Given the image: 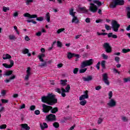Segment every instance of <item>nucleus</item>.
Returning <instances> with one entry per match:
<instances>
[{
	"mask_svg": "<svg viewBox=\"0 0 130 130\" xmlns=\"http://www.w3.org/2000/svg\"><path fill=\"white\" fill-rule=\"evenodd\" d=\"M71 86L69 84H68L67 86L65 88V89L64 88H61V89L59 88H56L55 89V91L57 92V93H59V94H60L61 93L62 97H66V93H64L69 92Z\"/></svg>",
	"mask_w": 130,
	"mask_h": 130,
	"instance_id": "f257e3e1",
	"label": "nucleus"
},
{
	"mask_svg": "<svg viewBox=\"0 0 130 130\" xmlns=\"http://www.w3.org/2000/svg\"><path fill=\"white\" fill-rule=\"evenodd\" d=\"M42 102L48 105H53L57 102V100L54 98H42Z\"/></svg>",
	"mask_w": 130,
	"mask_h": 130,
	"instance_id": "f03ea898",
	"label": "nucleus"
},
{
	"mask_svg": "<svg viewBox=\"0 0 130 130\" xmlns=\"http://www.w3.org/2000/svg\"><path fill=\"white\" fill-rule=\"evenodd\" d=\"M23 16L26 18H28L29 19H34L36 18V20L39 21L40 22H41L44 20V18L42 17H37L38 16L36 14L31 15L28 13H26L23 14Z\"/></svg>",
	"mask_w": 130,
	"mask_h": 130,
	"instance_id": "7ed1b4c3",
	"label": "nucleus"
},
{
	"mask_svg": "<svg viewBox=\"0 0 130 130\" xmlns=\"http://www.w3.org/2000/svg\"><path fill=\"white\" fill-rule=\"evenodd\" d=\"M94 62V60L93 59H90L89 60H86L83 61L81 64V69H84V68H86V67H90V66H92Z\"/></svg>",
	"mask_w": 130,
	"mask_h": 130,
	"instance_id": "20e7f679",
	"label": "nucleus"
},
{
	"mask_svg": "<svg viewBox=\"0 0 130 130\" xmlns=\"http://www.w3.org/2000/svg\"><path fill=\"white\" fill-rule=\"evenodd\" d=\"M124 5V0H113L111 4V8L113 9L115 8L117 6H123Z\"/></svg>",
	"mask_w": 130,
	"mask_h": 130,
	"instance_id": "39448f33",
	"label": "nucleus"
},
{
	"mask_svg": "<svg viewBox=\"0 0 130 130\" xmlns=\"http://www.w3.org/2000/svg\"><path fill=\"white\" fill-rule=\"evenodd\" d=\"M120 27V24H118L117 21L113 20L112 21V29L114 32H118V29Z\"/></svg>",
	"mask_w": 130,
	"mask_h": 130,
	"instance_id": "423d86ee",
	"label": "nucleus"
},
{
	"mask_svg": "<svg viewBox=\"0 0 130 130\" xmlns=\"http://www.w3.org/2000/svg\"><path fill=\"white\" fill-rule=\"evenodd\" d=\"M89 10L90 12H91V13H96L97 11H98V7H97V6L95 5V4L90 3Z\"/></svg>",
	"mask_w": 130,
	"mask_h": 130,
	"instance_id": "0eeeda50",
	"label": "nucleus"
},
{
	"mask_svg": "<svg viewBox=\"0 0 130 130\" xmlns=\"http://www.w3.org/2000/svg\"><path fill=\"white\" fill-rule=\"evenodd\" d=\"M42 107L43 112H44V113H48L49 111L52 109V107L46 105L45 104H43Z\"/></svg>",
	"mask_w": 130,
	"mask_h": 130,
	"instance_id": "6e6552de",
	"label": "nucleus"
},
{
	"mask_svg": "<svg viewBox=\"0 0 130 130\" xmlns=\"http://www.w3.org/2000/svg\"><path fill=\"white\" fill-rule=\"evenodd\" d=\"M103 47L106 49V52L107 53H110L112 51L111 46H110V44L108 43H105L103 45Z\"/></svg>",
	"mask_w": 130,
	"mask_h": 130,
	"instance_id": "1a4fd4ad",
	"label": "nucleus"
},
{
	"mask_svg": "<svg viewBox=\"0 0 130 130\" xmlns=\"http://www.w3.org/2000/svg\"><path fill=\"white\" fill-rule=\"evenodd\" d=\"M107 105L109 108L115 107L116 106V101L113 99H110L107 104Z\"/></svg>",
	"mask_w": 130,
	"mask_h": 130,
	"instance_id": "9d476101",
	"label": "nucleus"
},
{
	"mask_svg": "<svg viewBox=\"0 0 130 130\" xmlns=\"http://www.w3.org/2000/svg\"><path fill=\"white\" fill-rule=\"evenodd\" d=\"M46 119L48 121H55L56 120V116L55 115L53 114H50L46 117Z\"/></svg>",
	"mask_w": 130,
	"mask_h": 130,
	"instance_id": "9b49d317",
	"label": "nucleus"
},
{
	"mask_svg": "<svg viewBox=\"0 0 130 130\" xmlns=\"http://www.w3.org/2000/svg\"><path fill=\"white\" fill-rule=\"evenodd\" d=\"M103 81H104V83H106V85L109 86L110 83L108 81V75L107 73L103 74Z\"/></svg>",
	"mask_w": 130,
	"mask_h": 130,
	"instance_id": "f8f14e48",
	"label": "nucleus"
},
{
	"mask_svg": "<svg viewBox=\"0 0 130 130\" xmlns=\"http://www.w3.org/2000/svg\"><path fill=\"white\" fill-rule=\"evenodd\" d=\"M30 76H31V68H30V67H28L26 70V75L24 78L25 81H28Z\"/></svg>",
	"mask_w": 130,
	"mask_h": 130,
	"instance_id": "ddd939ff",
	"label": "nucleus"
},
{
	"mask_svg": "<svg viewBox=\"0 0 130 130\" xmlns=\"http://www.w3.org/2000/svg\"><path fill=\"white\" fill-rule=\"evenodd\" d=\"M10 64H8L7 63H3V67L6 68V69H11V68H12L13 66H14V60H10Z\"/></svg>",
	"mask_w": 130,
	"mask_h": 130,
	"instance_id": "4468645a",
	"label": "nucleus"
},
{
	"mask_svg": "<svg viewBox=\"0 0 130 130\" xmlns=\"http://www.w3.org/2000/svg\"><path fill=\"white\" fill-rule=\"evenodd\" d=\"M38 57L40 61L43 62L44 60L43 59V57H45V54L44 53H40L38 55Z\"/></svg>",
	"mask_w": 130,
	"mask_h": 130,
	"instance_id": "2eb2a0df",
	"label": "nucleus"
},
{
	"mask_svg": "<svg viewBox=\"0 0 130 130\" xmlns=\"http://www.w3.org/2000/svg\"><path fill=\"white\" fill-rule=\"evenodd\" d=\"M82 79L84 82H90L93 80V77L91 76H89L87 77H83Z\"/></svg>",
	"mask_w": 130,
	"mask_h": 130,
	"instance_id": "dca6fc26",
	"label": "nucleus"
},
{
	"mask_svg": "<svg viewBox=\"0 0 130 130\" xmlns=\"http://www.w3.org/2000/svg\"><path fill=\"white\" fill-rule=\"evenodd\" d=\"M79 100L80 101L79 104L82 106H85V105H86L87 104V101L85 100L84 98H80Z\"/></svg>",
	"mask_w": 130,
	"mask_h": 130,
	"instance_id": "f3484780",
	"label": "nucleus"
},
{
	"mask_svg": "<svg viewBox=\"0 0 130 130\" xmlns=\"http://www.w3.org/2000/svg\"><path fill=\"white\" fill-rule=\"evenodd\" d=\"M73 17L72 22L74 23V24H78L79 23V19H78V17L75 16V15Z\"/></svg>",
	"mask_w": 130,
	"mask_h": 130,
	"instance_id": "a211bd4d",
	"label": "nucleus"
},
{
	"mask_svg": "<svg viewBox=\"0 0 130 130\" xmlns=\"http://www.w3.org/2000/svg\"><path fill=\"white\" fill-rule=\"evenodd\" d=\"M22 53L23 54H27L28 56H31V53H29V50L27 48H25L22 50Z\"/></svg>",
	"mask_w": 130,
	"mask_h": 130,
	"instance_id": "6ab92c4d",
	"label": "nucleus"
},
{
	"mask_svg": "<svg viewBox=\"0 0 130 130\" xmlns=\"http://www.w3.org/2000/svg\"><path fill=\"white\" fill-rule=\"evenodd\" d=\"M56 95L52 93H48L47 96H43L42 98H55Z\"/></svg>",
	"mask_w": 130,
	"mask_h": 130,
	"instance_id": "aec40b11",
	"label": "nucleus"
},
{
	"mask_svg": "<svg viewBox=\"0 0 130 130\" xmlns=\"http://www.w3.org/2000/svg\"><path fill=\"white\" fill-rule=\"evenodd\" d=\"M108 38H110V37H112L114 39H116V38H117V36L116 35H113V33L112 32H109L108 34Z\"/></svg>",
	"mask_w": 130,
	"mask_h": 130,
	"instance_id": "412c9836",
	"label": "nucleus"
},
{
	"mask_svg": "<svg viewBox=\"0 0 130 130\" xmlns=\"http://www.w3.org/2000/svg\"><path fill=\"white\" fill-rule=\"evenodd\" d=\"M3 59L6 60V59H10V58H12V56H11L9 54H5L3 55Z\"/></svg>",
	"mask_w": 130,
	"mask_h": 130,
	"instance_id": "4be33fe9",
	"label": "nucleus"
},
{
	"mask_svg": "<svg viewBox=\"0 0 130 130\" xmlns=\"http://www.w3.org/2000/svg\"><path fill=\"white\" fill-rule=\"evenodd\" d=\"M83 95H82L80 98H88L89 95H88V90L84 91Z\"/></svg>",
	"mask_w": 130,
	"mask_h": 130,
	"instance_id": "5701e85b",
	"label": "nucleus"
},
{
	"mask_svg": "<svg viewBox=\"0 0 130 130\" xmlns=\"http://www.w3.org/2000/svg\"><path fill=\"white\" fill-rule=\"evenodd\" d=\"M79 11L81 13H88V10L86 9V7L79 8Z\"/></svg>",
	"mask_w": 130,
	"mask_h": 130,
	"instance_id": "b1692460",
	"label": "nucleus"
},
{
	"mask_svg": "<svg viewBox=\"0 0 130 130\" xmlns=\"http://www.w3.org/2000/svg\"><path fill=\"white\" fill-rule=\"evenodd\" d=\"M13 74V71L10 70V71H7L5 72V74H4V76H11Z\"/></svg>",
	"mask_w": 130,
	"mask_h": 130,
	"instance_id": "393cba45",
	"label": "nucleus"
},
{
	"mask_svg": "<svg viewBox=\"0 0 130 130\" xmlns=\"http://www.w3.org/2000/svg\"><path fill=\"white\" fill-rule=\"evenodd\" d=\"M16 76L13 75L9 79L5 80V82H6V83H9L10 81H12V80H14Z\"/></svg>",
	"mask_w": 130,
	"mask_h": 130,
	"instance_id": "a878e982",
	"label": "nucleus"
},
{
	"mask_svg": "<svg viewBox=\"0 0 130 130\" xmlns=\"http://www.w3.org/2000/svg\"><path fill=\"white\" fill-rule=\"evenodd\" d=\"M45 18L48 22H49L50 21V14L49 12L46 14Z\"/></svg>",
	"mask_w": 130,
	"mask_h": 130,
	"instance_id": "bb28decb",
	"label": "nucleus"
},
{
	"mask_svg": "<svg viewBox=\"0 0 130 130\" xmlns=\"http://www.w3.org/2000/svg\"><path fill=\"white\" fill-rule=\"evenodd\" d=\"M48 127V125H47V124L45 122H44L43 125L41 124V128L42 130H44V128H47Z\"/></svg>",
	"mask_w": 130,
	"mask_h": 130,
	"instance_id": "cd10ccee",
	"label": "nucleus"
},
{
	"mask_svg": "<svg viewBox=\"0 0 130 130\" xmlns=\"http://www.w3.org/2000/svg\"><path fill=\"white\" fill-rule=\"evenodd\" d=\"M69 14L72 16V17H74L75 15H76V12H74V9L71 8L69 11Z\"/></svg>",
	"mask_w": 130,
	"mask_h": 130,
	"instance_id": "c85d7f7f",
	"label": "nucleus"
},
{
	"mask_svg": "<svg viewBox=\"0 0 130 130\" xmlns=\"http://www.w3.org/2000/svg\"><path fill=\"white\" fill-rule=\"evenodd\" d=\"M9 38L10 40H16V39H17V38L14 35H9Z\"/></svg>",
	"mask_w": 130,
	"mask_h": 130,
	"instance_id": "c756f323",
	"label": "nucleus"
},
{
	"mask_svg": "<svg viewBox=\"0 0 130 130\" xmlns=\"http://www.w3.org/2000/svg\"><path fill=\"white\" fill-rule=\"evenodd\" d=\"M57 111H58V108H57V107L54 108L53 109L52 108V109H51V113H53V114H54L56 112H57Z\"/></svg>",
	"mask_w": 130,
	"mask_h": 130,
	"instance_id": "7c9ffc66",
	"label": "nucleus"
},
{
	"mask_svg": "<svg viewBox=\"0 0 130 130\" xmlns=\"http://www.w3.org/2000/svg\"><path fill=\"white\" fill-rule=\"evenodd\" d=\"M3 11L4 12V13H7L8 11H10V8L9 7H7L6 6H4L3 8Z\"/></svg>",
	"mask_w": 130,
	"mask_h": 130,
	"instance_id": "2f4dec72",
	"label": "nucleus"
},
{
	"mask_svg": "<svg viewBox=\"0 0 130 130\" xmlns=\"http://www.w3.org/2000/svg\"><path fill=\"white\" fill-rule=\"evenodd\" d=\"M65 30H66V29L64 28L58 29L56 31L57 34H60V33H61V32H63V31H64Z\"/></svg>",
	"mask_w": 130,
	"mask_h": 130,
	"instance_id": "473e14b6",
	"label": "nucleus"
},
{
	"mask_svg": "<svg viewBox=\"0 0 130 130\" xmlns=\"http://www.w3.org/2000/svg\"><path fill=\"white\" fill-rule=\"evenodd\" d=\"M126 11L127 12V18H128V19H129V18H130V8L127 7L126 8Z\"/></svg>",
	"mask_w": 130,
	"mask_h": 130,
	"instance_id": "72a5a7b5",
	"label": "nucleus"
},
{
	"mask_svg": "<svg viewBox=\"0 0 130 130\" xmlns=\"http://www.w3.org/2000/svg\"><path fill=\"white\" fill-rule=\"evenodd\" d=\"M68 82V80H61L60 81V84L62 85V86H66L67 85V83Z\"/></svg>",
	"mask_w": 130,
	"mask_h": 130,
	"instance_id": "f704fd0d",
	"label": "nucleus"
},
{
	"mask_svg": "<svg viewBox=\"0 0 130 130\" xmlns=\"http://www.w3.org/2000/svg\"><path fill=\"white\" fill-rule=\"evenodd\" d=\"M94 4H96V5H98V6H102V3H101V2L97 0L93 1Z\"/></svg>",
	"mask_w": 130,
	"mask_h": 130,
	"instance_id": "c9c22d12",
	"label": "nucleus"
},
{
	"mask_svg": "<svg viewBox=\"0 0 130 130\" xmlns=\"http://www.w3.org/2000/svg\"><path fill=\"white\" fill-rule=\"evenodd\" d=\"M53 125L56 128L59 127V123H58V122H55L54 123H53Z\"/></svg>",
	"mask_w": 130,
	"mask_h": 130,
	"instance_id": "e433bc0d",
	"label": "nucleus"
},
{
	"mask_svg": "<svg viewBox=\"0 0 130 130\" xmlns=\"http://www.w3.org/2000/svg\"><path fill=\"white\" fill-rule=\"evenodd\" d=\"M87 71V68H84L79 70V73L80 74H83L84 73H85V72Z\"/></svg>",
	"mask_w": 130,
	"mask_h": 130,
	"instance_id": "4c0bfd02",
	"label": "nucleus"
},
{
	"mask_svg": "<svg viewBox=\"0 0 130 130\" xmlns=\"http://www.w3.org/2000/svg\"><path fill=\"white\" fill-rule=\"evenodd\" d=\"M46 66H47V63L46 62H44L40 64L39 67H40V68H43L44 67H46Z\"/></svg>",
	"mask_w": 130,
	"mask_h": 130,
	"instance_id": "58836bf2",
	"label": "nucleus"
},
{
	"mask_svg": "<svg viewBox=\"0 0 130 130\" xmlns=\"http://www.w3.org/2000/svg\"><path fill=\"white\" fill-rule=\"evenodd\" d=\"M13 28L15 31L16 32V34H17L18 35H20V31L18 30V27L14 26Z\"/></svg>",
	"mask_w": 130,
	"mask_h": 130,
	"instance_id": "ea45409f",
	"label": "nucleus"
},
{
	"mask_svg": "<svg viewBox=\"0 0 130 130\" xmlns=\"http://www.w3.org/2000/svg\"><path fill=\"white\" fill-rule=\"evenodd\" d=\"M130 49H123L122 50V52L123 53H126L127 52H129Z\"/></svg>",
	"mask_w": 130,
	"mask_h": 130,
	"instance_id": "a19ab883",
	"label": "nucleus"
},
{
	"mask_svg": "<svg viewBox=\"0 0 130 130\" xmlns=\"http://www.w3.org/2000/svg\"><path fill=\"white\" fill-rule=\"evenodd\" d=\"M34 2V0H26V4L27 6L30 5V4H32Z\"/></svg>",
	"mask_w": 130,
	"mask_h": 130,
	"instance_id": "79ce46f5",
	"label": "nucleus"
},
{
	"mask_svg": "<svg viewBox=\"0 0 130 130\" xmlns=\"http://www.w3.org/2000/svg\"><path fill=\"white\" fill-rule=\"evenodd\" d=\"M75 55V54H72V53H68V54L67 55L68 58L71 59L73 56Z\"/></svg>",
	"mask_w": 130,
	"mask_h": 130,
	"instance_id": "37998d69",
	"label": "nucleus"
},
{
	"mask_svg": "<svg viewBox=\"0 0 130 130\" xmlns=\"http://www.w3.org/2000/svg\"><path fill=\"white\" fill-rule=\"evenodd\" d=\"M102 56L104 59H108V55L104 53L102 54Z\"/></svg>",
	"mask_w": 130,
	"mask_h": 130,
	"instance_id": "c03bdc74",
	"label": "nucleus"
},
{
	"mask_svg": "<svg viewBox=\"0 0 130 130\" xmlns=\"http://www.w3.org/2000/svg\"><path fill=\"white\" fill-rule=\"evenodd\" d=\"M106 62V61L105 60H102L101 61V66L103 69H105V63Z\"/></svg>",
	"mask_w": 130,
	"mask_h": 130,
	"instance_id": "a18cd8bd",
	"label": "nucleus"
},
{
	"mask_svg": "<svg viewBox=\"0 0 130 130\" xmlns=\"http://www.w3.org/2000/svg\"><path fill=\"white\" fill-rule=\"evenodd\" d=\"M7 128V124H3L0 126V129H5Z\"/></svg>",
	"mask_w": 130,
	"mask_h": 130,
	"instance_id": "49530a36",
	"label": "nucleus"
},
{
	"mask_svg": "<svg viewBox=\"0 0 130 130\" xmlns=\"http://www.w3.org/2000/svg\"><path fill=\"white\" fill-rule=\"evenodd\" d=\"M27 23H32V24H37V22L36 21H33L32 19L27 20Z\"/></svg>",
	"mask_w": 130,
	"mask_h": 130,
	"instance_id": "de8ad7c7",
	"label": "nucleus"
},
{
	"mask_svg": "<svg viewBox=\"0 0 130 130\" xmlns=\"http://www.w3.org/2000/svg\"><path fill=\"white\" fill-rule=\"evenodd\" d=\"M102 121H103V119H102V118H99L98 120V124H101V123H102Z\"/></svg>",
	"mask_w": 130,
	"mask_h": 130,
	"instance_id": "09e8293b",
	"label": "nucleus"
},
{
	"mask_svg": "<svg viewBox=\"0 0 130 130\" xmlns=\"http://www.w3.org/2000/svg\"><path fill=\"white\" fill-rule=\"evenodd\" d=\"M105 27L106 29V30H111V28L110 27V26L107 24L105 25Z\"/></svg>",
	"mask_w": 130,
	"mask_h": 130,
	"instance_id": "8fccbe9b",
	"label": "nucleus"
},
{
	"mask_svg": "<svg viewBox=\"0 0 130 130\" xmlns=\"http://www.w3.org/2000/svg\"><path fill=\"white\" fill-rule=\"evenodd\" d=\"M13 17H14V18H16V17H18V16L19 15V12L18 11H16L13 13Z\"/></svg>",
	"mask_w": 130,
	"mask_h": 130,
	"instance_id": "3c124183",
	"label": "nucleus"
},
{
	"mask_svg": "<svg viewBox=\"0 0 130 130\" xmlns=\"http://www.w3.org/2000/svg\"><path fill=\"white\" fill-rule=\"evenodd\" d=\"M122 120L123 121H124V122H126V121H128V119H127V118L126 117L123 116L122 117Z\"/></svg>",
	"mask_w": 130,
	"mask_h": 130,
	"instance_id": "603ef678",
	"label": "nucleus"
},
{
	"mask_svg": "<svg viewBox=\"0 0 130 130\" xmlns=\"http://www.w3.org/2000/svg\"><path fill=\"white\" fill-rule=\"evenodd\" d=\"M35 108H36V106L32 105L29 108L30 110H31L32 111L35 110Z\"/></svg>",
	"mask_w": 130,
	"mask_h": 130,
	"instance_id": "864d4df0",
	"label": "nucleus"
},
{
	"mask_svg": "<svg viewBox=\"0 0 130 130\" xmlns=\"http://www.w3.org/2000/svg\"><path fill=\"white\" fill-rule=\"evenodd\" d=\"M61 45H62L61 42L60 41H58L57 42V47H61Z\"/></svg>",
	"mask_w": 130,
	"mask_h": 130,
	"instance_id": "5fc2aeb1",
	"label": "nucleus"
},
{
	"mask_svg": "<svg viewBox=\"0 0 130 130\" xmlns=\"http://www.w3.org/2000/svg\"><path fill=\"white\" fill-rule=\"evenodd\" d=\"M113 73H114L115 74H119V72H118V71H117V70L115 68H113Z\"/></svg>",
	"mask_w": 130,
	"mask_h": 130,
	"instance_id": "6e6d98bb",
	"label": "nucleus"
},
{
	"mask_svg": "<svg viewBox=\"0 0 130 130\" xmlns=\"http://www.w3.org/2000/svg\"><path fill=\"white\" fill-rule=\"evenodd\" d=\"M78 72H79V69H78V68H75L73 70V73L75 74H78Z\"/></svg>",
	"mask_w": 130,
	"mask_h": 130,
	"instance_id": "4d7b16f0",
	"label": "nucleus"
},
{
	"mask_svg": "<svg viewBox=\"0 0 130 130\" xmlns=\"http://www.w3.org/2000/svg\"><path fill=\"white\" fill-rule=\"evenodd\" d=\"M115 60L118 63V62H119V60H120V58L119 57H115Z\"/></svg>",
	"mask_w": 130,
	"mask_h": 130,
	"instance_id": "13d9d810",
	"label": "nucleus"
},
{
	"mask_svg": "<svg viewBox=\"0 0 130 130\" xmlns=\"http://www.w3.org/2000/svg\"><path fill=\"white\" fill-rule=\"evenodd\" d=\"M1 101L2 103H8V102H9V101L8 100H5V99H2Z\"/></svg>",
	"mask_w": 130,
	"mask_h": 130,
	"instance_id": "bf43d9fd",
	"label": "nucleus"
},
{
	"mask_svg": "<svg viewBox=\"0 0 130 130\" xmlns=\"http://www.w3.org/2000/svg\"><path fill=\"white\" fill-rule=\"evenodd\" d=\"M86 23H91V19L89 18H87L85 19Z\"/></svg>",
	"mask_w": 130,
	"mask_h": 130,
	"instance_id": "052dcab7",
	"label": "nucleus"
},
{
	"mask_svg": "<svg viewBox=\"0 0 130 130\" xmlns=\"http://www.w3.org/2000/svg\"><path fill=\"white\" fill-rule=\"evenodd\" d=\"M35 114H36V115H39L40 114V111L37 110L35 111Z\"/></svg>",
	"mask_w": 130,
	"mask_h": 130,
	"instance_id": "680f3d73",
	"label": "nucleus"
},
{
	"mask_svg": "<svg viewBox=\"0 0 130 130\" xmlns=\"http://www.w3.org/2000/svg\"><path fill=\"white\" fill-rule=\"evenodd\" d=\"M6 93H7V91L6 90L1 91V95H2V96H5V95H6Z\"/></svg>",
	"mask_w": 130,
	"mask_h": 130,
	"instance_id": "e2e57ef3",
	"label": "nucleus"
},
{
	"mask_svg": "<svg viewBox=\"0 0 130 130\" xmlns=\"http://www.w3.org/2000/svg\"><path fill=\"white\" fill-rule=\"evenodd\" d=\"M101 88H102L101 86H98L95 87V90H96V91H99V90H100Z\"/></svg>",
	"mask_w": 130,
	"mask_h": 130,
	"instance_id": "0e129e2a",
	"label": "nucleus"
},
{
	"mask_svg": "<svg viewBox=\"0 0 130 130\" xmlns=\"http://www.w3.org/2000/svg\"><path fill=\"white\" fill-rule=\"evenodd\" d=\"M36 35H37V36L39 37V36H41V35H42V32L41 31H39L36 33Z\"/></svg>",
	"mask_w": 130,
	"mask_h": 130,
	"instance_id": "69168bd1",
	"label": "nucleus"
},
{
	"mask_svg": "<svg viewBox=\"0 0 130 130\" xmlns=\"http://www.w3.org/2000/svg\"><path fill=\"white\" fill-rule=\"evenodd\" d=\"M109 98H111L112 97V95H113V93H112V91H110L109 92Z\"/></svg>",
	"mask_w": 130,
	"mask_h": 130,
	"instance_id": "338daca9",
	"label": "nucleus"
},
{
	"mask_svg": "<svg viewBox=\"0 0 130 130\" xmlns=\"http://www.w3.org/2000/svg\"><path fill=\"white\" fill-rule=\"evenodd\" d=\"M129 81H130V78H129L124 79V81L125 83H126V82H127Z\"/></svg>",
	"mask_w": 130,
	"mask_h": 130,
	"instance_id": "774afa93",
	"label": "nucleus"
}]
</instances>
